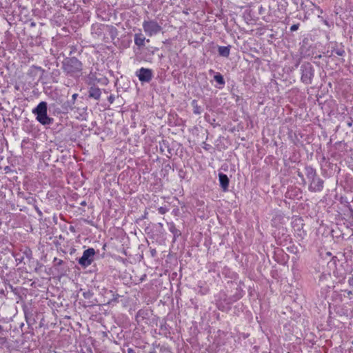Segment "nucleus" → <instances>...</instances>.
I'll use <instances>...</instances> for the list:
<instances>
[{
	"label": "nucleus",
	"instance_id": "393cba45",
	"mask_svg": "<svg viewBox=\"0 0 353 353\" xmlns=\"http://www.w3.org/2000/svg\"><path fill=\"white\" fill-rule=\"evenodd\" d=\"M151 254L152 256H154L156 255V250H151Z\"/></svg>",
	"mask_w": 353,
	"mask_h": 353
},
{
	"label": "nucleus",
	"instance_id": "aec40b11",
	"mask_svg": "<svg viewBox=\"0 0 353 353\" xmlns=\"http://www.w3.org/2000/svg\"><path fill=\"white\" fill-rule=\"evenodd\" d=\"M348 283L350 286H353V276L349 278Z\"/></svg>",
	"mask_w": 353,
	"mask_h": 353
},
{
	"label": "nucleus",
	"instance_id": "dca6fc26",
	"mask_svg": "<svg viewBox=\"0 0 353 353\" xmlns=\"http://www.w3.org/2000/svg\"><path fill=\"white\" fill-rule=\"evenodd\" d=\"M53 262H54V266H59V265H61L63 263V260L61 259H59L57 257H55L53 260Z\"/></svg>",
	"mask_w": 353,
	"mask_h": 353
},
{
	"label": "nucleus",
	"instance_id": "6e6552de",
	"mask_svg": "<svg viewBox=\"0 0 353 353\" xmlns=\"http://www.w3.org/2000/svg\"><path fill=\"white\" fill-rule=\"evenodd\" d=\"M101 89L95 85H92L89 88L88 96L90 98H92L95 100H99L101 97Z\"/></svg>",
	"mask_w": 353,
	"mask_h": 353
},
{
	"label": "nucleus",
	"instance_id": "39448f33",
	"mask_svg": "<svg viewBox=\"0 0 353 353\" xmlns=\"http://www.w3.org/2000/svg\"><path fill=\"white\" fill-rule=\"evenodd\" d=\"M143 29L148 37H152L159 33L162 28L156 20H145L142 24Z\"/></svg>",
	"mask_w": 353,
	"mask_h": 353
},
{
	"label": "nucleus",
	"instance_id": "5701e85b",
	"mask_svg": "<svg viewBox=\"0 0 353 353\" xmlns=\"http://www.w3.org/2000/svg\"><path fill=\"white\" fill-rule=\"evenodd\" d=\"M344 279H345V276H343V275H341V276H340V278H339V282H343V281H344Z\"/></svg>",
	"mask_w": 353,
	"mask_h": 353
},
{
	"label": "nucleus",
	"instance_id": "cd10ccee",
	"mask_svg": "<svg viewBox=\"0 0 353 353\" xmlns=\"http://www.w3.org/2000/svg\"><path fill=\"white\" fill-rule=\"evenodd\" d=\"M209 73H210V74H215L216 72H215L213 70L210 69V70H209Z\"/></svg>",
	"mask_w": 353,
	"mask_h": 353
},
{
	"label": "nucleus",
	"instance_id": "c85d7f7f",
	"mask_svg": "<svg viewBox=\"0 0 353 353\" xmlns=\"http://www.w3.org/2000/svg\"><path fill=\"white\" fill-rule=\"evenodd\" d=\"M36 26V23L35 22H31L30 23V26L31 27H34Z\"/></svg>",
	"mask_w": 353,
	"mask_h": 353
},
{
	"label": "nucleus",
	"instance_id": "f8f14e48",
	"mask_svg": "<svg viewBox=\"0 0 353 353\" xmlns=\"http://www.w3.org/2000/svg\"><path fill=\"white\" fill-rule=\"evenodd\" d=\"M231 46H219L218 52L219 54L223 57H228L230 55Z\"/></svg>",
	"mask_w": 353,
	"mask_h": 353
},
{
	"label": "nucleus",
	"instance_id": "a211bd4d",
	"mask_svg": "<svg viewBox=\"0 0 353 353\" xmlns=\"http://www.w3.org/2000/svg\"><path fill=\"white\" fill-rule=\"evenodd\" d=\"M299 24L297 23V24H294L292 25L291 27H290V30L292 32H294V31H296L299 29Z\"/></svg>",
	"mask_w": 353,
	"mask_h": 353
},
{
	"label": "nucleus",
	"instance_id": "f3484780",
	"mask_svg": "<svg viewBox=\"0 0 353 353\" xmlns=\"http://www.w3.org/2000/svg\"><path fill=\"white\" fill-rule=\"evenodd\" d=\"M158 212L161 214H165L167 212H168V209L165 207H160L158 208Z\"/></svg>",
	"mask_w": 353,
	"mask_h": 353
},
{
	"label": "nucleus",
	"instance_id": "1a4fd4ad",
	"mask_svg": "<svg viewBox=\"0 0 353 353\" xmlns=\"http://www.w3.org/2000/svg\"><path fill=\"white\" fill-rule=\"evenodd\" d=\"M134 41L135 45H137L139 48H141L145 46V41L149 42V39H146L145 36L140 32L139 33H136L134 36Z\"/></svg>",
	"mask_w": 353,
	"mask_h": 353
},
{
	"label": "nucleus",
	"instance_id": "f257e3e1",
	"mask_svg": "<svg viewBox=\"0 0 353 353\" xmlns=\"http://www.w3.org/2000/svg\"><path fill=\"white\" fill-rule=\"evenodd\" d=\"M61 69L67 76L79 79L83 74V63L75 57H66L62 61Z\"/></svg>",
	"mask_w": 353,
	"mask_h": 353
},
{
	"label": "nucleus",
	"instance_id": "ddd939ff",
	"mask_svg": "<svg viewBox=\"0 0 353 353\" xmlns=\"http://www.w3.org/2000/svg\"><path fill=\"white\" fill-rule=\"evenodd\" d=\"M214 81L219 85L223 86L225 83L224 78L221 74L216 72L214 76Z\"/></svg>",
	"mask_w": 353,
	"mask_h": 353
},
{
	"label": "nucleus",
	"instance_id": "9d476101",
	"mask_svg": "<svg viewBox=\"0 0 353 353\" xmlns=\"http://www.w3.org/2000/svg\"><path fill=\"white\" fill-rule=\"evenodd\" d=\"M219 179L220 185H221L222 190L224 192L228 191V186H229V182H230V180H229V178L228 177V176L223 173H219Z\"/></svg>",
	"mask_w": 353,
	"mask_h": 353
},
{
	"label": "nucleus",
	"instance_id": "2eb2a0df",
	"mask_svg": "<svg viewBox=\"0 0 353 353\" xmlns=\"http://www.w3.org/2000/svg\"><path fill=\"white\" fill-rule=\"evenodd\" d=\"M333 52H334L338 56H343L345 54V50L342 48L340 49H334L333 50Z\"/></svg>",
	"mask_w": 353,
	"mask_h": 353
},
{
	"label": "nucleus",
	"instance_id": "bb28decb",
	"mask_svg": "<svg viewBox=\"0 0 353 353\" xmlns=\"http://www.w3.org/2000/svg\"><path fill=\"white\" fill-rule=\"evenodd\" d=\"M88 79H89V80H90V81L88 82V84H89V85H91V81L92 80V77H91V74H90V75L88 76Z\"/></svg>",
	"mask_w": 353,
	"mask_h": 353
},
{
	"label": "nucleus",
	"instance_id": "7c9ffc66",
	"mask_svg": "<svg viewBox=\"0 0 353 353\" xmlns=\"http://www.w3.org/2000/svg\"><path fill=\"white\" fill-rule=\"evenodd\" d=\"M111 32H116L117 31H116V30H115V29H113V30H111Z\"/></svg>",
	"mask_w": 353,
	"mask_h": 353
},
{
	"label": "nucleus",
	"instance_id": "c756f323",
	"mask_svg": "<svg viewBox=\"0 0 353 353\" xmlns=\"http://www.w3.org/2000/svg\"><path fill=\"white\" fill-rule=\"evenodd\" d=\"M36 210L39 214H41V212L39 210V209L38 208H36Z\"/></svg>",
	"mask_w": 353,
	"mask_h": 353
},
{
	"label": "nucleus",
	"instance_id": "6ab92c4d",
	"mask_svg": "<svg viewBox=\"0 0 353 353\" xmlns=\"http://www.w3.org/2000/svg\"><path fill=\"white\" fill-rule=\"evenodd\" d=\"M114 96L111 94L110 96H109V97L108 98V101L110 103H113L114 101Z\"/></svg>",
	"mask_w": 353,
	"mask_h": 353
},
{
	"label": "nucleus",
	"instance_id": "7ed1b4c3",
	"mask_svg": "<svg viewBox=\"0 0 353 353\" xmlns=\"http://www.w3.org/2000/svg\"><path fill=\"white\" fill-rule=\"evenodd\" d=\"M305 175L310 181L309 190L311 192H320L323 188L324 181L317 176L316 170L310 166L305 168Z\"/></svg>",
	"mask_w": 353,
	"mask_h": 353
},
{
	"label": "nucleus",
	"instance_id": "f03ea898",
	"mask_svg": "<svg viewBox=\"0 0 353 353\" xmlns=\"http://www.w3.org/2000/svg\"><path fill=\"white\" fill-rule=\"evenodd\" d=\"M32 113L36 116L38 122L43 125L52 124L54 119L48 115V104L46 101L40 102L32 110Z\"/></svg>",
	"mask_w": 353,
	"mask_h": 353
},
{
	"label": "nucleus",
	"instance_id": "b1692460",
	"mask_svg": "<svg viewBox=\"0 0 353 353\" xmlns=\"http://www.w3.org/2000/svg\"><path fill=\"white\" fill-rule=\"evenodd\" d=\"M298 176H299L300 178H301L303 180H304V179H303V174L301 172H298Z\"/></svg>",
	"mask_w": 353,
	"mask_h": 353
},
{
	"label": "nucleus",
	"instance_id": "4468645a",
	"mask_svg": "<svg viewBox=\"0 0 353 353\" xmlns=\"http://www.w3.org/2000/svg\"><path fill=\"white\" fill-rule=\"evenodd\" d=\"M192 105L194 106V113L196 114H201V108L197 105L196 101H192Z\"/></svg>",
	"mask_w": 353,
	"mask_h": 353
},
{
	"label": "nucleus",
	"instance_id": "0eeeda50",
	"mask_svg": "<svg viewBox=\"0 0 353 353\" xmlns=\"http://www.w3.org/2000/svg\"><path fill=\"white\" fill-rule=\"evenodd\" d=\"M136 75L141 82L149 83L152 77V70L149 68H141L136 72Z\"/></svg>",
	"mask_w": 353,
	"mask_h": 353
},
{
	"label": "nucleus",
	"instance_id": "4be33fe9",
	"mask_svg": "<svg viewBox=\"0 0 353 353\" xmlns=\"http://www.w3.org/2000/svg\"><path fill=\"white\" fill-rule=\"evenodd\" d=\"M128 353H136V352L132 348H128Z\"/></svg>",
	"mask_w": 353,
	"mask_h": 353
},
{
	"label": "nucleus",
	"instance_id": "20e7f679",
	"mask_svg": "<svg viewBox=\"0 0 353 353\" xmlns=\"http://www.w3.org/2000/svg\"><path fill=\"white\" fill-rule=\"evenodd\" d=\"M300 70L301 72V81L306 85L311 84L314 75V70L312 64L308 62L303 63L301 65Z\"/></svg>",
	"mask_w": 353,
	"mask_h": 353
},
{
	"label": "nucleus",
	"instance_id": "412c9836",
	"mask_svg": "<svg viewBox=\"0 0 353 353\" xmlns=\"http://www.w3.org/2000/svg\"><path fill=\"white\" fill-rule=\"evenodd\" d=\"M78 97V94H74L72 96V104L74 103V101L77 99V97Z\"/></svg>",
	"mask_w": 353,
	"mask_h": 353
},
{
	"label": "nucleus",
	"instance_id": "9b49d317",
	"mask_svg": "<svg viewBox=\"0 0 353 353\" xmlns=\"http://www.w3.org/2000/svg\"><path fill=\"white\" fill-rule=\"evenodd\" d=\"M169 230L173 234V241L176 240V238L181 235V232L179 230L176 229L174 223H168Z\"/></svg>",
	"mask_w": 353,
	"mask_h": 353
},
{
	"label": "nucleus",
	"instance_id": "423d86ee",
	"mask_svg": "<svg viewBox=\"0 0 353 353\" xmlns=\"http://www.w3.org/2000/svg\"><path fill=\"white\" fill-rule=\"evenodd\" d=\"M95 254V250L92 248L84 250L82 256L78 260L79 264L84 268L88 267L94 261Z\"/></svg>",
	"mask_w": 353,
	"mask_h": 353
},
{
	"label": "nucleus",
	"instance_id": "a878e982",
	"mask_svg": "<svg viewBox=\"0 0 353 353\" xmlns=\"http://www.w3.org/2000/svg\"><path fill=\"white\" fill-rule=\"evenodd\" d=\"M34 68L37 70H39L42 71L43 72H44V70H43L41 67L34 66Z\"/></svg>",
	"mask_w": 353,
	"mask_h": 353
}]
</instances>
